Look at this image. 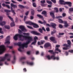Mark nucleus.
I'll return each mask as SVG.
<instances>
[{"label":"nucleus","mask_w":73,"mask_h":73,"mask_svg":"<svg viewBox=\"0 0 73 73\" xmlns=\"http://www.w3.org/2000/svg\"><path fill=\"white\" fill-rule=\"evenodd\" d=\"M67 44H64L62 45L63 46H65L66 47H63V50H68L71 47V41L70 40H68L67 41Z\"/></svg>","instance_id":"nucleus-1"},{"label":"nucleus","mask_w":73,"mask_h":73,"mask_svg":"<svg viewBox=\"0 0 73 73\" xmlns=\"http://www.w3.org/2000/svg\"><path fill=\"white\" fill-rule=\"evenodd\" d=\"M19 39V40L22 41H23L24 40V39L23 38V35L20 34H17L15 35V36L13 37V39H14L15 41H17L18 40V37Z\"/></svg>","instance_id":"nucleus-2"},{"label":"nucleus","mask_w":73,"mask_h":73,"mask_svg":"<svg viewBox=\"0 0 73 73\" xmlns=\"http://www.w3.org/2000/svg\"><path fill=\"white\" fill-rule=\"evenodd\" d=\"M23 38H25V39H27L28 40L26 42V44L27 46L28 47V44H29L32 41H33V37L32 36H24L23 35Z\"/></svg>","instance_id":"nucleus-3"},{"label":"nucleus","mask_w":73,"mask_h":73,"mask_svg":"<svg viewBox=\"0 0 73 73\" xmlns=\"http://www.w3.org/2000/svg\"><path fill=\"white\" fill-rule=\"evenodd\" d=\"M59 2L60 3V4H61V5H66L67 4V5H69V7H72V2H65L63 0H60Z\"/></svg>","instance_id":"nucleus-4"},{"label":"nucleus","mask_w":73,"mask_h":73,"mask_svg":"<svg viewBox=\"0 0 73 73\" xmlns=\"http://www.w3.org/2000/svg\"><path fill=\"white\" fill-rule=\"evenodd\" d=\"M25 23L27 24H29L30 25H33V27L35 28H39V26L38 25L32 22L28 21L26 22Z\"/></svg>","instance_id":"nucleus-5"},{"label":"nucleus","mask_w":73,"mask_h":73,"mask_svg":"<svg viewBox=\"0 0 73 73\" xmlns=\"http://www.w3.org/2000/svg\"><path fill=\"white\" fill-rule=\"evenodd\" d=\"M47 58H48V60H50L51 59H53L54 60H56L58 61L60 60V58L58 57H55L54 55H52L51 57H50V55H48L46 57Z\"/></svg>","instance_id":"nucleus-6"},{"label":"nucleus","mask_w":73,"mask_h":73,"mask_svg":"<svg viewBox=\"0 0 73 73\" xmlns=\"http://www.w3.org/2000/svg\"><path fill=\"white\" fill-rule=\"evenodd\" d=\"M5 47L4 45H1L0 46V54H1L5 51Z\"/></svg>","instance_id":"nucleus-7"},{"label":"nucleus","mask_w":73,"mask_h":73,"mask_svg":"<svg viewBox=\"0 0 73 73\" xmlns=\"http://www.w3.org/2000/svg\"><path fill=\"white\" fill-rule=\"evenodd\" d=\"M9 56V54H5V56L3 57L1 60H0V66H1V65H3V63L1 62V61H5L6 58H7L6 57H8Z\"/></svg>","instance_id":"nucleus-8"},{"label":"nucleus","mask_w":73,"mask_h":73,"mask_svg":"<svg viewBox=\"0 0 73 73\" xmlns=\"http://www.w3.org/2000/svg\"><path fill=\"white\" fill-rule=\"evenodd\" d=\"M14 45H18L19 46H23V45H24L26 47V48H27V47H28L25 43H24L23 44H21V42H18L17 43H15Z\"/></svg>","instance_id":"nucleus-9"},{"label":"nucleus","mask_w":73,"mask_h":73,"mask_svg":"<svg viewBox=\"0 0 73 73\" xmlns=\"http://www.w3.org/2000/svg\"><path fill=\"white\" fill-rule=\"evenodd\" d=\"M31 33L35 35H36L37 36H41V34L38 33L37 31H32L31 32Z\"/></svg>","instance_id":"nucleus-10"},{"label":"nucleus","mask_w":73,"mask_h":73,"mask_svg":"<svg viewBox=\"0 0 73 73\" xmlns=\"http://www.w3.org/2000/svg\"><path fill=\"white\" fill-rule=\"evenodd\" d=\"M19 29H20L23 31V32H26L27 29L25 28V27L23 25L20 26L19 27Z\"/></svg>","instance_id":"nucleus-11"},{"label":"nucleus","mask_w":73,"mask_h":73,"mask_svg":"<svg viewBox=\"0 0 73 73\" xmlns=\"http://www.w3.org/2000/svg\"><path fill=\"white\" fill-rule=\"evenodd\" d=\"M50 40L52 41L53 43H56V40L55 38L54 37H51L50 38Z\"/></svg>","instance_id":"nucleus-12"},{"label":"nucleus","mask_w":73,"mask_h":73,"mask_svg":"<svg viewBox=\"0 0 73 73\" xmlns=\"http://www.w3.org/2000/svg\"><path fill=\"white\" fill-rule=\"evenodd\" d=\"M50 15L51 16V17H52L53 19H50V21H54V19H55V17H54V14L53 13L51 12L50 13Z\"/></svg>","instance_id":"nucleus-13"},{"label":"nucleus","mask_w":73,"mask_h":73,"mask_svg":"<svg viewBox=\"0 0 73 73\" xmlns=\"http://www.w3.org/2000/svg\"><path fill=\"white\" fill-rule=\"evenodd\" d=\"M24 47H25V48H26V47L25 46V45H23V46H19V48L18 49V51H19V52H22V50H21V48L22 49H24Z\"/></svg>","instance_id":"nucleus-14"},{"label":"nucleus","mask_w":73,"mask_h":73,"mask_svg":"<svg viewBox=\"0 0 73 73\" xmlns=\"http://www.w3.org/2000/svg\"><path fill=\"white\" fill-rule=\"evenodd\" d=\"M50 46V44L48 43H46L44 45V48H48L49 46Z\"/></svg>","instance_id":"nucleus-15"},{"label":"nucleus","mask_w":73,"mask_h":73,"mask_svg":"<svg viewBox=\"0 0 73 73\" xmlns=\"http://www.w3.org/2000/svg\"><path fill=\"white\" fill-rule=\"evenodd\" d=\"M41 14H42V15H44V16H45V17H47V12H46V11H43L42 12Z\"/></svg>","instance_id":"nucleus-16"},{"label":"nucleus","mask_w":73,"mask_h":73,"mask_svg":"<svg viewBox=\"0 0 73 73\" xmlns=\"http://www.w3.org/2000/svg\"><path fill=\"white\" fill-rule=\"evenodd\" d=\"M6 24V22H5V21H3L0 22V25L2 26V27H3V26H4Z\"/></svg>","instance_id":"nucleus-17"},{"label":"nucleus","mask_w":73,"mask_h":73,"mask_svg":"<svg viewBox=\"0 0 73 73\" xmlns=\"http://www.w3.org/2000/svg\"><path fill=\"white\" fill-rule=\"evenodd\" d=\"M9 14L8 13H6V15L9 18L10 20H11L12 21H13V19L12 18H11V16H9Z\"/></svg>","instance_id":"nucleus-18"},{"label":"nucleus","mask_w":73,"mask_h":73,"mask_svg":"<svg viewBox=\"0 0 73 73\" xmlns=\"http://www.w3.org/2000/svg\"><path fill=\"white\" fill-rule=\"evenodd\" d=\"M51 26L53 28H54V29L56 28V24L55 23H51Z\"/></svg>","instance_id":"nucleus-19"},{"label":"nucleus","mask_w":73,"mask_h":73,"mask_svg":"<svg viewBox=\"0 0 73 73\" xmlns=\"http://www.w3.org/2000/svg\"><path fill=\"white\" fill-rule=\"evenodd\" d=\"M16 56H15V55H14V58H13V60L12 61V64H14L15 63V61H16Z\"/></svg>","instance_id":"nucleus-20"},{"label":"nucleus","mask_w":73,"mask_h":73,"mask_svg":"<svg viewBox=\"0 0 73 73\" xmlns=\"http://www.w3.org/2000/svg\"><path fill=\"white\" fill-rule=\"evenodd\" d=\"M11 3L12 5V6L13 7L14 9H15V8H16V9H17V5H14V4L13 3Z\"/></svg>","instance_id":"nucleus-21"},{"label":"nucleus","mask_w":73,"mask_h":73,"mask_svg":"<svg viewBox=\"0 0 73 73\" xmlns=\"http://www.w3.org/2000/svg\"><path fill=\"white\" fill-rule=\"evenodd\" d=\"M13 22H11L10 24V25L11 27H14L15 26V23L14 22V21L13 20V21H12Z\"/></svg>","instance_id":"nucleus-22"},{"label":"nucleus","mask_w":73,"mask_h":73,"mask_svg":"<svg viewBox=\"0 0 73 73\" xmlns=\"http://www.w3.org/2000/svg\"><path fill=\"white\" fill-rule=\"evenodd\" d=\"M48 52L52 54H54V52L53 51V50H50L48 51Z\"/></svg>","instance_id":"nucleus-23"},{"label":"nucleus","mask_w":73,"mask_h":73,"mask_svg":"<svg viewBox=\"0 0 73 73\" xmlns=\"http://www.w3.org/2000/svg\"><path fill=\"white\" fill-rule=\"evenodd\" d=\"M58 20L59 21V23H60V24L64 23V21H63L61 19H58Z\"/></svg>","instance_id":"nucleus-24"},{"label":"nucleus","mask_w":73,"mask_h":73,"mask_svg":"<svg viewBox=\"0 0 73 73\" xmlns=\"http://www.w3.org/2000/svg\"><path fill=\"white\" fill-rule=\"evenodd\" d=\"M27 65H33V62H27Z\"/></svg>","instance_id":"nucleus-25"},{"label":"nucleus","mask_w":73,"mask_h":73,"mask_svg":"<svg viewBox=\"0 0 73 73\" xmlns=\"http://www.w3.org/2000/svg\"><path fill=\"white\" fill-rule=\"evenodd\" d=\"M19 7L21 9H24L25 8V7L24 6L21 5H18Z\"/></svg>","instance_id":"nucleus-26"},{"label":"nucleus","mask_w":73,"mask_h":73,"mask_svg":"<svg viewBox=\"0 0 73 73\" xmlns=\"http://www.w3.org/2000/svg\"><path fill=\"white\" fill-rule=\"evenodd\" d=\"M10 38L11 37L10 36H7L6 38V41H9Z\"/></svg>","instance_id":"nucleus-27"},{"label":"nucleus","mask_w":73,"mask_h":73,"mask_svg":"<svg viewBox=\"0 0 73 73\" xmlns=\"http://www.w3.org/2000/svg\"><path fill=\"white\" fill-rule=\"evenodd\" d=\"M38 31H39V32L40 33H43V32H42L43 31H42V29L41 28H39L38 29Z\"/></svg>","instance_id":"nucleus-28"},{"label":"nucleus","mask_w":73,"mask_h":73,"mask_svg":"<svg viewBox=\"0 0 73 73\" xmlns=\"http://www.w3.org/2000/svg\"><path fill=\"white\" fill-rule=\"evenodd\" d=\"M46 2L48 4H50V5H52V2L51 1H48L46 0Z\"/></svg>","instance_id":"nucleus-29"},{"label":"nucleus","mask_w":73,"mask_h":73,"mask_svg":"<svg viewBox=\"0 0 73 73\" xmlns=\"http://www.w3.org/2000/svg\"><path fill=\"white\" fill-rule=\"evenodd\" d=\"M36 42H37V41L36 40H34V41L31 44V45H35L36 44Z\"/></svg>","instance_id":"nucleus-30"},{"label":"nucleus","mask_w":73,"mask_h":73,"mask_svg":"<svg viewBox=\"0 0 73 73\" xmlns=\"http://www.w3.org/2000/svg\"><path fill=\"white\" fill-rule=\"evenodd\" d=\"M5 28L6 29H10V27L9 26H5Z\"/></svg>","instance_id":"nucleus-31"},{"label":"nucleus","mask_w":73,"mask_h":73,"mask_svg":"<svg viewBox=\"0 0 73 73\" xmlns=\"http://www.w3.org/2000/svg\"><path fill=\"white\" fill-rule=\"evenodd\" d=\"M36 16L37 17H39V18H43V17L39 14H37L36 15Z\"/></svg>","instance_id":"nucleus-32"},{"label":"nucleus","mask_w":73,"mask_h":73,"mask_svg":"<svg viewBox=\"0 0 73 73\" xmlns=\"http://www.w3.org/2000/svg\"><path fill=\"white\" fill-rule=\"evenodd\" d=\"M31 14L33 16L35 15V11L34 10H32L31 11Z\"/></svg>","instance_id":"nucleus-33"},{"label":"nucleus","mask_w":73,"mask_h":73,"mask_svg":"<svg viewBox=\"0 0 73 73\" xmlns=\"http://www.w3.org/2000/svg\"><path fill=\"white\" fill-rule=\"evenodd\" d=\"M60 18H62V16H56L55 18L56 19H60Z\"/></svg>","instance_id":"nucleus-34"},{"label":"nucleus","mask_w":73,"mask_h":73,"mask_svg":"<svg viewBox=\"0 0 73 73\" xmlns=\"http://www.w3.org/2000/svg\"><path fill=\"white\" fill-rule=\"evenodd\" d=\"M36 3H33V6L34 7H35V8H36Z\"/></svg>","instance_id":"nucleus-35"},{"label":"nucleus","mask_w":73,"mask_h":73,"mask_svg":"<svg viewBox=\"0 0 73 73\" xmlns=\"http://www.w3.org/2000/svg\"><path fill=\"white\" fill-rule=\"evenodd\" d=\"M34 41H37L36 40H37L38 39V37L35 36V37H34Z\"/></svg>","instance_id":"nucleus-36"},{"label":"nucleus","mask_w":73,"mask_h":73,"mask_svg":"<svg viewBox=\"0 0 73 73\" xmlns=\"http://www.w3.org/2000/svg\"><path fill=\"white\" fill-rule=\"evenodd\" d=\"M11 42L9 40H7V41L5 42V44H10Z\"/></svg>","instance_id":"nucleus-37"},{"label":"nucleus","mask_w":73,"mask_h":73,"mask_svg":"<svg viewBox=\"0 0 73 73\" xmlns=\"http://www.w3.org/2000/svg\"><path fill=\"white\" fill-rule=\"evenodd\" d=\"M54 10H56V12L57 13L58 12V8L57 7H55L54 8Z\"/></svg>","instance_id":"nucleus-38"},{"label":"nucleus","mask_w":73,"mask_h":73,"mask_svg":"<svg viewBox=\"0 0 73 73\" xmlns=\"http://www.w3.org/2000/svg\"><path fill=\"white\" fill-rule=\"evenodd\" d=\"M68 52L71 53H73V50L70 49L68 51Z\"/></svg>","instance_id":"nucleus-39"},{"label":"nucleus","mask_w":73,"mask_h":73,"mask_svg":"<svg viewBox=\"0 0 73 73\" xmlns=\"http://www.w3.org/2000/svg\"><path fill=\"white\" fill-rule=\"evenodd\" d=\"M44 38L45 40H48V37L47 36H45L44 37Z\"/></svg>","instance_id":"nucleus-40"},{"label":"nucleus","mask_w":73,"mask_h":73,"mask_svg":"<svg viewBox=\"0 0 73 73\" xmlns=\"http://www.w3.org/2000/svg\"><path fill=\"white\" fill-rule=\"evenodd\" d=\"M12 13H13V16H16V13L14 11H12Z\"/></svg>","instance_id":"nucleus-41"},{"label":"nucleus","mask_w":73,"mask_h":73,"mask_svg":"<svg viewBox=\"0 0 73 73\" xmlns=\"http://www.w3.org/2000/svg\"><path fill=\"white\" fill-rule=\"evenodd\" d=\"M57 51H58V52H61V51L60 49H59L58 48H56L55 49Z\"/></svg>","instance_id":"nucleus-42"},{"label":"nucleus","mask_w":73,"mask_h":73,"mask_svg":"<svg viewBox=\"0 0 73 73\" xmlns=\"http://www.w3.org/2000/svg\"><path fill=\"white\" fill-rule=\"evenodd\" d=\"M5 12H6V13H8V12H10V11L8 10H4Z\"/></svg>","instance_id":"nucleus-43"},{"label":"nucleus","mask_w":73,"mask_h":73,"mask_svg":"<svg viewBox=\"0 0 73 73\" xmlns=\"http://www.w3.org/2000/svg\"><path fill=\"white\" fill-rule=\"evenodd\" d=\"M11 7L10 8L11 9V12L13 11H14V10H13V6H12V3H11Z\"/></svg>","instance_id":"nucleus-44"},{"label":"nucleus","mask_w":73,"mask_h":73,"mask_svg":"<svg viewBox=\"0 0 73 73\" xmlns=\"http://www.w3.org/2000/svg\"><path fill=\"white\" fill-rule=\"evenodd\" d=\"M69 10L70 12H73V8H71L69 9Z\"/></svg>","instance_id":"nucleus-45"},{"label":"nucleus","mask_w":73,"mask_h":73,"mask_svg":"<svg viewBox=\"0 0 73 73\" xmlns=\"http://www.w3.org/2000/svg\"><path fill=\"white\" fill-rule=\"evenodd\" d=\"M29 11H27L25 13V15L26 16H28V15H29Z\"/></svg>","instance_id":"nucleus-46"},{"label":"nucleus","mask_w":73,"mask_h":73,"mask_svg":"<svg viewBox=\"0 0 73 73\" xmlns=\"http://www.w3.org/2000/svg\"><path fill=\"white\" fill-rule=\"evenodd\" d=\"M27 27L28 28H29V29H33L32 27L29 26H27Z\"/></svg>","instance_id":"nucleus-47"},{"label":"nucleus","mask_w":73,"mask_h":73,"mask_svg":"<svg viewBox=\"0 0 73 73\" xmlns=\"http://www.w3.org/2000/svg\"><path fill=\"white\" fill-rule=\"evenodd\" d=\"M59 27L60 28H63V26L61 24H60L59 25Z\"/></svg>","instance_id":"nucleus-48"},{"label":"nucleus","mask_w":73,"mask_h":73,"mask_svg":"<svg viewBox=\"0 0 73 73\" xmlns=\"http://www.w3.org/2000/svg\"><path fill=\"white\" fill-rule=\"evenodd\" d=\"M40 3H42V4H44V3H45V1H40Z\"/></svg>","instance_id":"nucleus-49"},{"label":"nucleus","mask_w":73,"mask_h":73,"mask_svg":"<svg viewBox=\"0 0 73 73\" xmlns=\"http://www.w3.org/2000/svg\"><path fill=\"white\" fill-rule=\"evenodd\" d=\"M6 47L7 48H9V49H12V48H13V47H12V46H9L8 45Z\"/></svg>","instance_id":"nucleus-50"},{"label":"nucleus","mask_w":73,"mask_h":73,"mask_svg":"<svg viewBox=\"0 0 73 73\" xmlns=\"http://www.w3.org/2000/svg\"><path fill=\"white\" fill-rule=\"evenodd\" d=\"M46 30L47 32H49L50 31V29H49V28L47 27L46 29Z\"/></svg>","instance_id":"nucleus-51"},{"label":"nucleus","mask_w":73,"mask_h":73,"mask_svg":"<svg viewBox=\"0 0 73 73\" xmlns=\"http://www.w3.org/2000/svg\"><path fill=\"white\" fill-rule=\"evenodd\" d=\"M11 1L12 2V3H14L15 4H17V3L13 0H11Z\"/></svg>","instance_id":"nucleus-52"},{"label":"nucleus","mask_w":73,"mask_h":73,"mask_svg":"<svg viewBox=\"0 0 73 73\" xmlns=\"http://www.w3.org/2000/svg\"><path fill=\"white\" fill-rule=\"evenodd\" d=\"M51 1L53 2L54 3H56V0H50Z\"/></svg>","instance_id":"nucleus-53"},{"label":"nucleus","mask_w":73,"mask_h":73,"mask_svg":"<svg viewBox=\"0 0 73 73\" xmlns=\"http://www.w3.org/2000/svg\"><path fill=\"white\" fill-rule=\"evenodd\" d=\"M65 54L66 55V56H68L69 55V52H68V51H66Z\"/></svg>","instance_id":"nucleus-54"},{"label":"nucleus","mask_w":73,"mask_h":73,"mask_svg":"<svg viewBox=\"0 0 73 73\" xmlns=\"http://www.w3.org/2000/svg\"><path fill=\"white\" fill-rule=\"evenodd\" d=\"M25 57H22L20 59L21 61L22 60H25Z\"/></svg>","instance_id":"nucleus-55"},{"label":"nucleus","mask_w":73,"mask_h":73,"mask_svg":"<svg viewBox=\"0 0 73 73\" xmlns=\"http://www.w3.org/2000/svg\"><path fill=\"white\" fill-rule=\"evenodd\" d=\"M42 31H44L46 32V30H45V28H44V27H42Z\"/></svg>","instance_id":"nucleus-56"},{"label":"nucleus","mask_w":73,"mask_h":73,"mask_svg":"<svg viewBox=\"0 0 73 73\" xmlns=\"http://www.w3.org/2000/svg\"><path fill=\"white\" fill-rule=\"evenodd\" d=\"M43 25H46V22L44 20L43 21Z\"/></svg>","instance_id":"nucleus-57"},{"label":"nucleus","mask_w":73,"mask_h":73,"mask_svg":"<svg viewBox=\"0 0 73 73\" xmlns=\"http://www.w3.org/2000/svg\"><path fill=\"white\" fill-rule=\"evenodd\" d=\"M34 19V17L33 16H30V19L31 20H33Z\"/></svg>","instance_id":"nucleus-58"},{"label":"nucleus","mask_w":73,"mask_h":73,"mask_svg":"<svg viewBox=\"0 0 73 73\" xmlns=\"http://www.w3.org/2000/svg\"><path fill=\"white\" fill-rule=\"evenodd\" d=\"M38 22L39 23H40V24H43V22H42L41 21H38Z\"/></svg>","instance_id":"nucleus-59"},{"label":"nucleus","mask_w":73,"mask_h":73,"mask_svg":"<svg viewBox=\"0 0 73 73\" xmlns=\"http://www.w3.org/2000/svg\"><path fill=\"white\" fill-rule=\"evenodd\" d=\"M64 26H65V28H68V24L64 25Z\"/></svg>","instance_id":"nucleus-60"},{"label":"nucleus","mask_w":73,"mask_h":73,"mask_svg":"<svg viewBox=\"0 0 73 73\" xmlns=\"http://www.w3.org/2000/svg\"><path fill=\"white\" fill-rule=\"evenodd\" d=\"M41 5L42 7H45L46 6V4H41Z\"/></svg>","instance_id":"nucleus-61"},{"label":"nucleus","mask_w":73,"mask_h":73,"mask_svg":"<svg viewBox=\"0 0 73 73\" xmlns=\"http://www.w3.org/2000/svg\"><path fill=\"white\" fill-rule=\"evenodd\" d=\"M63 17H65L66 16V14L65 13H63L62 14Z\"/></svg>","instance_id":"nucleus-62"},{"label":"nucleus","mask_w":73,"mask_h":73,"mask_svg":"<svg viewBox=\"0 0 73 73\" xmlns=\"http://www.w3.org/2000/svg\"><path fill=\"white\" fill-rule=\"evenodd\" d=\"M6 7L8 8V9H10V7H9V5H6Z\"/></svg>","instance_id":"nucleus-63"},{"label":"nucleus","mask_w":73,"mask_h":73,"mask_svg":"<svg viewBox=\"0 0 73 73\" xmlns=\"http://www.w3.org/2000/svg\"><path fill=\"white\" fill-rule=\"evenodd\" d=\"M64 33H59L58 35H64Z\"/></svg>","instance_id":"nucleus-64"}]
</instances>
